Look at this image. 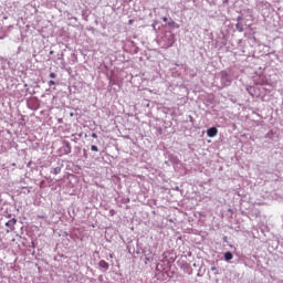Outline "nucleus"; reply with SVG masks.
<instances>
[{"label": "nucleus", "instance_id": "1", "mask_svg": "<svg viewBox=\"0 0 283 283\" xmlns=\"http://www.w3.org/2000/svg\"><path fill=\"white\" fill-rule=\"evenodd\" d=\"M220 78H221V84L223 85V87H229V85H231V75H229V73H227V71H222L220 73Z\"/></svg>", "mask_w": 283, "mask_h": 283}, {"label": "nucleus", "instance_id": "2", "mask_svg": "<svg viewBox=\"0 0 283 283\" xmlns=\"http://www.w3.org/2000/svg\"><path fill=\"white\" fill-rule=\"evenodd\" d=\"M207 136L209 138H214V136H218V128L211 127L207 130Z\"/></svg>", "mask_w": 283, "mask_h": 283}, {"label": "nucleus", "instance_id": "3", "mask_svg": "<svg viewBox=\"0 0 283 283\" xmlns=\"http://www.w3.org/2000/svg\"><path fill=\"white\" fill-rule=\"evenodd\" d=\"M14 224H17V219L15 218L6 222V227H8L11 231H14Z\"/></svg>", "mask_w": 283, "mask_h": 283}, {"label": "nucleus", "instance_id": "4", "mask_svg": "<svg viewBox=\"0 0 283 283\" xmlns=\"http://www.w3.org/2000/svg\"><path fill=\"white\" fill-rule=\"evenodd\" d=\"M63 151H64V154H72V146L70 145V143L69 142H66L65 144H64V146H63Z\"/></svg>", "mask_w": 283, "mask_h": 283}, {"label": "nucleus", "instance_id": "5", "mask_svg": "<svg viewBox=\"0 0 283 283\" xmlns=\"http://www.w3.org/2000/svg\"><path fill=\"white\" fill-rule=\"evenodd\" d=\"M224 261L226 262H231V260H233V253H231L230 251L226 252L223 254Z\"/></svg>", "mask_w": 283, "mask_h": 283}, {"label": "nucleus", "instance_id": "6", "mask_svg": "<svg viewBox=\"0 0 283 283\" xmlns=\"http://www.w3.org/2000/svg\"><path fill=\"white\" fill-rule=\"evenodd\" d=\"M99 266L101 269H104L105 271H107V269H109V263H107L105 260L99 261Z\"/></svg>", "mask_w": 283, "mask_h": 283}, {"label": "nucleus", "instance_id": "7", "mask_svg": "<svg viewBox=\"0 0 283 283\" xmlns=\"http://www.w3.org/2000/svg\"><path fill=\"white\" fill-rule=\"evenodd\" d=\"M235 28L238 32H244V27L241 23H237Z\"/></svg>", "mask_w": 283, "mask_h": 283}, {"label": "nucleus", "instance_id": "8", "mask_svg": "<svg viewBox=\"0 0 283 283\" xmlns=\"http://www.w3.org/2000/svg\"><path fill=\"white\" fill-rule=\"evenodd\" d=\"M172 45H174V34L170 35L169 43L167 44L166 48H171Z\"/></svg>", "mask_w": 283, "mask_h": 283}, {"label": "nucleus", "instance_id": "9", "mask_svg": "<svg viewBox=\"0 0 283 283\" xmlns=\"http://www.w3.org/2000/svg\"><path fill=\"white\" fill-rule=\"evenodd\" d=\"M53 174H54L55 176H59V174H61V167H55V168L53 169Z\"/></svg>", "mask_w": 283, "mask_h": 283}, {"label": "nucleus", "instance_id": "10", "mask_svg": "<svg viewBox=\"0 0 283 283\" xmlns=\"http://www.w3.org/2000/svg\"><path fill=\"white\" fill-rule=\"evenodd\" d=\"M168 25H169L170 28H178V24H177L175 21L168 22Z\"/></svg>", "mask_w": 283, "mask_h": 283}, {"label": "nucleus", "instance_id": "11", "mask_svg": "<svg viewBox=\"0 0 283 283\" xmlns=\"http://www.w3.org/2000/svg\"><path fill=\"white\" fill-rule=\"evenodd\" d=\"M91 150H92V151H98V146L92 145V146H91Z\"/></svg>", "mask_w": 283, "mask_h": 283}, {"label": "nucleus", "instance_id": "12", "mask_svg": "<svg viewBox=\"0 0 283 283\" xmlns=\"http://www.w3.org/2000/svg\"><path fill=\"white\" fill-rule=\"evenodd\" d=\"M52 85H56V82H54L53 80L49 81V87H52Z\"/></svg>", "mask_w": 283, "mask_h": 283}, {"label": "nucleus", "instance_id": "13", "mask_svg": "<svg viewBox=\"0 0 283 283\" xmlns=\"http://www.w3.org/2000/svg\"><path fill=\"white\" fill-rule=\"evenodd\" d=\"M50 78H56V73H50Z\"/></svg>", "mask_w": 283, "mask_h": 283}, {"label": "nucleus", "instance_id": "14", "mask_svg": "<svg viewBox=\"0 0 283 283\" xmlns=\"http://www.w3.org/2000/svg\"><path fill=\"white\" fill-rule=\"evenodd\" d=\"M57 61H63V54L57 55Z\"/></svg>", "mask_w": 283, "mask_h": 283}, {"label": "nucleus", "instance_id": "15", "mask_svg": "<svg viewBox=\"0 0 283 283\" xmlns=\"http://www.w3.org/2000/svg\"><path fill=\"white\" fill-rule=\"evenodd\" d=\"M92 138H98V135H96V133H93Z\"/></svg>", "mask_w": 283, "mask_h": 283}, {"label": "nucleus", "instance_id": "16", "mask_svg": "<svg viewBox=\"0 0 283 283\" xmlns=\"http://www.w3.org/2000/svg\"><path fill=\"white\" fill-rule=\"evenodd\" d=\"M161 19H163L164 23H167V21H168L167 17H164Z\"/></svg>", "mask_w": 283, "mask_h": 283}, {"label": "nucleus", "instance_id": "17", "mask_svg": "<svg viewBox=\"0 0 283 283\" xmlns=\"http://www.w3.org/2000/svg\"><path fill=\"white\" fill-rule=\"evenodd\" d=\"M217 270V268L216 266H212L211 269H210V271H216Z\"/></svg>", "mask_w": 283, "mask_h": 283}, {"label": "nucleus", "instance_id": "18", "mask_svg": "<svg viewBox=\"0 0 283 283\" xmlns=\"http://www.w3.org/2000/svg\"><path fill=\"white\" fill-rule=\"evenodd\" d=\"M238 21H242V17H238V19H237Z\"/></svg>", "mask_w": 283, "mask_h": 283}, {"label": "nucleus", "instance_id": "19", "mask_svg": "<svg viewBox=\"0 0 283 283\" xmlns=\"http://www.w3.org/2000/svg\"><path fill=\"white\" fill-rule=\"evenodd\" d=\"M129 23H134V20H129Z\"/></svg>", "mask_w": 283, "mask_h": 283}, {"label": "nucleus", "instance_id": "20", "mask_svg": "<svg viewBox=\"0 0 283 283\" xmlns=\"http://www.w3.org/2000/svg\"><path fill=\"white\" fill-rule=\"evenodd\" d=\"M50 54H54V51H50Z\"/></svg>", "mask_w": 283, "mask_h": 283}, {"label": "nucleus", "instance_id": "21", "mask_svg": "<svg viewBox=\"0 0 283 283\" xmlns=\"http://www.w3.org/2000/svg\"><path fill=\"white\" fill-rule=\"evenodd\" d=\"M10 232V230H7V233H9Z\"/></svg>", "mask_w": 283, "mask_h": 283}, {"label": "nucleus", "instance_id": "22", "mask_svg": "<svg viewBox=\"0 0 283 283\" xmlns=\"http://www.w3.org/2000/svg\"><path fill=\"white\" fill-rule=\"evenodd\" d=\"M193 266H196V263H193Z\"/></svg>", "mask_w": 283, "mask_h": 283}]
</instances>
